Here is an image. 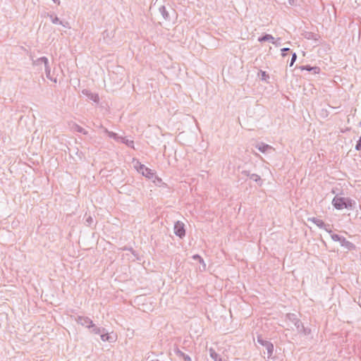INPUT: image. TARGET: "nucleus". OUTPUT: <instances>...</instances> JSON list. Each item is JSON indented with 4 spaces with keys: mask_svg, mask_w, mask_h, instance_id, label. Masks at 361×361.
<instances>
[{
    "mask_svg": "<svg viewBox=\"0 0 361 361\" xmlns=\"http://www.w3.org/2000/svg\"><path fill=\"white\" fill-rule=\"evenodd\" d=\"M121 139L118 140V142H121L125 144L128 147L134 149V141L131 140H128L125 137L120 136Z\"/></svg>",
    "mask_w": 361,
    "mask_h": 361,
    "instance_id": "nucleus-13",
    "label": "nucleus"
},
{
    "mask_svg": "<svg viewBox=\"0 0 361 361\" xmlns=\"http://www.w3.org/2000/svg\"><path fill=\"white\" fill-rule=\"evenodd\" d=\"M173 352L178 357L182 358L184 361H192L191 357L181 351L178 346L174 347Z\"/></svg>",
    "mask_w": 361,
    "mask_h": 361,
    "instance_id": "nucleus-8",
    "label": "nucleus"
},
{
    "mask_svg": "<svg viewBox=\"0 0 361 361\" xmlns=\"http://www.w3.org/2000/svg\"><path fill=\"white\" fill-rule=\"evenodd\" d=\"M309 221L313 222L314 224H316L319 228L324 229L326 232L329 233H331L332 231L329 228L330 226L329 224H326L322 220L319 219L316 217H311L308 218L307 219Z\"/></svg>",
    "mask_w": 361,
    "mask_h": 361,
    "instance_id": "nucleus-5",
    "label": "nucleus"
},
{
    "mask_svg": "<svg viewBox=\"0 0 361 361\" xmlns=\"http://www.w3.org/2000/svg\"><path fill=\"white\" fill-rule=\"evenodd\" d=\"M355 149L356 151H361V136L359 140L357 141Z\"/></svg>",
    "mask_w": 361,
    "mask_h": 361,
    "instance_id": "nucleus-33",
    "label": "nucleus"
},
{
    "mask_svg": "<svg viewBox=\"0 0 361 361\" xmlns=\"http://www.w3.org/2000/svg\"><path fill=\"white\" fill-rule=\"evenodd\" d=\"M331 204L333 207L338 210H341L343 209L353 210L355 207L356 202L350 197H343L336 195L333 198Z\"/></svg>",
    "mask_w": 361,
    "mask_h": 361,
    "instance_id": "nucleus-1",
    "label": "nucleus"
},
{
    "mask_svg": "<svg viewBox=\"0 0 361 361\" xmlns=\"http://www.w3.org/2000/svg\"><path fill=\"white\" fill-rule=\"evenodd\" d=\"M299 68L301 71L312 72L313 74H318L320 72V68L318 66H312L310 65L300 66Z\"/></svg>",
    "mask_w": 361,
    "mask_h": 361,
    "instance_id": "nucleus-9",
    "label": "nucleus"
},
{
    "mask_svg": "<svg viewBox=\"0 0 361 361\" xmlns=\"http://www.w3.org/2000/svg\"><path fill=\"white\" fill-rule=\"evenodd\" d=\"M267 352V359H273L272 357L273 353H274V345L271 342L269 343L265 347Z\"/></svg>",
    "mask_w": 361,
    "mask_h": 361,
    "instance_id": "nucleus-16",
    "label": "nucleus"
},
{
    "mask_svg": "<svg viewBox=\"0 0 361 361\" xmlns=\"http://www.w3.org/2000/svg\"><path fill=\"white\" fill-rule=\"evenodd\" d=\"M257 40L259 42H270L271 43H275L274 37L271 35L267 33H264L263 35L259 37Z\"/></svg>",
    "mask_w": 361,
    "mask_h": 361,
    "instance_id": "nucleus-10",
    "label": "nucleus"
},
{
    "mask_svg": "<svg viewBox=\"0 0 361 361\" xmlns=\"http://www.w3.org/2000/svg\"><path fill=\"white\" fill-rule=\"evenodd\" d=\"M100 337L103 341L114 342L115 341V338L113 336L109 333H104V331L100 334Z\"/></svg>",
    "mask_w": 361,
    "mask_h": 361,
    "instance_id": "nucleus-17",
    "label": "nucleus"
},
{
    "mask_svg": "<svg viewBox=\"0 0 361 361\" xmlns=\"http://www.w3.org/2000/svg\"><path fill=\"white\" fill-rule=\"evenodd\" d=\"M192 259L196 261H198L200 264H202V267H203V269L205 270L206 264L204 263L203 258L200 255H198V254L194 255L192 256Z\"/></svg>",
    "mask_w": 361,
    "mask_h": 361,
    "instance_id": "nucleus-28",
    "label": "nucleus"
},
{
    "mask_svg": "<svg viewBox=\"0 0 361 361\" xmlns=\"http://www.w3.org/2000/svg\"><path fill=\"white\" fill-rule=\"evenodd\" d=\"M75 320L78 324H81L83 326H85L86 328L91 329V326H93L94 323L92 320L87 317L77 316Z\"/></svg>",
    "mask_w": 361,
    "mask_h": 361,
    "instance_id": "nucleus-4",
    "label": "nucleus"
},
{
    "mask_svg": "<svg viewBox=\"0 0 361 361\" xmlns=\"http://www.w3.org/2000/svg\"><path fill=\"white\" fill-rule=\"evenodd\" d=\"M155 172L150 169L148 167H146L143 171L142 172H141V174L146 177L147 178L149 179V180H152L154 178V176H155Z\"/></svg>",
    "mask_w": 361,
    "mask_h": 361,
    "instance_id": "nucleus-11",
    "label": "nucleus"
},
{
    "mask_svg": "<svg viewBox=\"0 0 361 361\" xmlns=\"http://www.w3.org/2000/svg\"><path fill=\"white\" fill-rule=\"evenodd\" d=\"M152 182L157 186H166V184L164 183L163 181H162V179L159 177H158L156 174H155V176H154V178L152 180Z\"/></svg>",
    "mask_w": 361,
    "mask_h": 361,
    "instance_id": "nucleus-22",
    "label": "nucleus"
},
{
    "mask_svg": "<svg viewBox=\"0 0 361 361\" xmlns=\"http://www.w3.org/2000/svg\"><path fill=\"white\" fill-rule=\"evenodd\" d=\"M173 231L175 235L181 239L185 236V224L182 221H177L175 222Z\"/></svg>",
    "mask_w": 361,
    "mask_h": 361,
    "instance_id": "nucleus-2",
    "label": "nucleus"
},
{
    "mask_svg": "<svg viewBox=\"0 0 361 361\" xmlns=\"http://www.w3.org/2000/svg\"><path fill=\"white\" fill-rule=\"evenodd\" d=\"M44 71H45V73H46L47 78L51 80V78L50 76L51 68H50L49 64L44 66Z\"/></svg>",
    "mask_w": 361,
    "mask_h": 361,
    "instance_id": "nucleus-31",
    "label": "nucleus"
},
{
    "mask_svg": "<svg viewBox=\"0 0 361 361\" xmlns=\"http://www.w3.org/2000/svg\"><path fill=\"white\" fill-rule=\"evenodd\" d=\"M91 329H92L91 332L94 334L100 335L102 332H104L105 331V329L97 327V326H95L94 324H93V326H91Z\"/></svg>",
    "mask_w": 361,
    "mask_h": 361,
    "instance_id": "nucleus-27",
    "label": "nucleus"
},
{
    "mask_svg": "<svg viewBox=\"0 0 361 361\" xmlns=\"http://www.w3.org/2000/svg\"><path fill=\"white\" fill-rule=\"evenodd\" d=\"M298 332L305 336H309L310 334H311L312 331L311 329L308 327H305L304 325L302 324L300 328V331H298Z\"/></svg>",
    "mask_w": 361,
    "mask_h": 361,
    "instance_id": "nucleus-23",
    "label": "nucleus"
},
{
    "mask_svg": "<svg viewBox=\"0 0 361 361\" xmlns=\"http://www.w3.org/2000/svg\"><path fill=\"white\" fill-rule=\"evenodd\" d=\"M288 1L289 5H290V6L295 5V0H288Z\"/></svg>",
    "mask_w": 361,
    "mask_h": 361,
    "instance_id": "nucleus-39",
    "label": "nucleus"
},
{
    "mask_svg": "<svg viewBox=\"0 0 361 361\" xmlns=\"http://www.w3.org/2000/svg\"><path fill=\"white\" fill-rule=\"evenodd\" d=\"M257 342L264 347L270 343V341L264 339L261 335L257 336Z\"/></svg>",
    "mask_w": 361,
    "mask_h": 361,
    "instance_id": "nucleus-29",
    "label": "nucleus"
},
{
    "mask_svg": "<svg viewBox=\"0 0 361 361\" xmlns=\"http://www.w3.org/2000/svg\"><path fill=\"white\" fill-rule=\"evenodd\" d=\"M255 147L261 152L262 153H265L267 152V150L269 149H272V147L267 145V144H265L264 142H261V143H258L256 145Z\"/></svg>",
    "mask_w": 361,
    "mask_h": 361,
    "instance_id": "nucleus-12",
    "label": "nucleus"
},
{
    "mask_svg": "<svg viewBox=\"0 0 361 361\" xmlns=\"http://www.w3.org/2000/svg\"><path fill=\"white\" fill-rule=\"evenodd\" d=\"M41 63H43L44 65V66L48 65L49 64L48 59L46 56H42V57L37 59L35 61V64H36V65H39V64H41Z\"/></svg>",
    "mask_w": 361,
    "mask_h": 361,
    "instance_id": "nucleus-26",
    "label": "nucleus"
},
{
    "mask_svg": "<svg viewBox=\"0 0 361 361\" xmlns=\"http://www.w3.org/2000/svg\"><path fill=\"white\" fill-rule=\"evenodd\" d=\"M281 38H278L277 40H275V43H272L273 44H274L276 47H279L281 46Z\"/></svg>",
    "mask_w": 361,
    "mask_h": 361,
    "instance_id": "nucleus-38",
    "label": "nucleus"
},
{
    "mask_svg": "<svg viewBox=\"0 0 361 361\" xmlns=\"http://www.w3.org/2000/svg\"><path fill=\"white\" fill-rule=\"evenodd\" d=\"M159 11L161 16H163V18H164V20L168 21L171 20L170 15L169 12L166 11L165 6H160Z\"/></svg>",
    "mask_w": 361,
    "mask_h": 361,
    "instance_id": "nucleus-15",
    "label": "nucleus"
},
{
    "mask_svg": "<svg viewBox=\"0 0 361 361\" xmlns=\"http://www.w3.org/2000/svg\"><path fill=\"white\" fill-rule=\"evenodd\" d=\"M82 94L85 95L86 97H87V98L95 102V103H99V97L98 95V94L97 93H93L90 90H87V89H84L82 90Z\"/></svg>",
    "mask_w": 361,
    "mask_h": 361,
    "instance_id": "nucleus-7",
    "label": "nucleus"
},
{
    "mask_svg": "<svg viewBox=\"0 0 361 361\" xmlns=\"http://www.w3.org/2000/svg\"><path fill=\"white\" fill-rule=\"evenodd\" d=\"M241 174L242 175H244L245 176H247V177H250V175L252 174L250 171H247V170H243L241 171Z\"/></svg>",
    "mask_w": 361,
    "mask_h": 361,
    "instance_id": "nucleus-36",
    "label": "nucleus"
},
{
    "mask_svg": "<svg viewBox=\"0 0 361 361\" xmlns=\"http://www.w3.org/2000/svg\"><path fill=\"white\" fill-rule=\"evenodd\" d=\"M133 162L135 163V169L140 173L142 172V171L147 167L145 165L142 164L138 159H133Z\"/></svg>",
    "mask_w": 361,
    "mask_h": 361,
    "instance_id": "nucleus-14",
    "label": "nucleus"
},
{
    "mask_svg": "<svg viewBox=\"0 0 361 361\" xmlns=\"http://www.w3.org/2000/svg\"><path fill=\"white\" fill-rule=\"evenodd\" d=\"M296 59H297V54H296V53H292L291 59H290V63H289V66L290 67L293 66V64L295 62Z\"/></svg>",
    "mask_w": 361,
    "mask_h": 361,
    "instance_id": "nucleus-32",
    "label": "nucleus"
},
{
    "mask_svg": "<svg viewBox=\"0 0 361 361\" xmlns=\"http://www.w3.org/2000/svg\"><path fill=\"white\" fill-rule=\"evenodd\" d=\"M305 37L307 39H313L314 41H317L319 36L314 32H306Z\"/></svg>",
    "mask_w": 361,
    "mask_h": 361,
    "instance_id": "nucleus-24",
    "label": "nucleus"
},
{
    "mask_svg": "<svg viewBox=\"0 0 361 361\" xmlns=\"http://www.w3.org/2000/svg\"><path fill=\"white\" fill-rule=\"evenodd\" d=\"M286 319L288 320L294 324L297 331H300V328L303 324L301 320L298 317L297 314L294 313H288L286 314Z\"/></svg>",
    "mask_w": 361,
    "mask_h": 361,
    "instance_id": "nucleus-3",
    "label": "nucleus"
},
{
    "mask_svg": "<svg viewBox=\"0 0 361 361\" xmlns=\"http://www.w3.org/2000/svg\"><path fill=\"white\" fill-rule=\"evenodd\" d=\"M341 246L346 249L348 251L354 250L356 249L355 245H354L353 243L348 241L346 240V238L344 236H342L339 241Z\"/></svg>",
    "mask_w": 361,
    "mask_h": 361,
    "instance_id": "nucleus-6",
    "label": "nucleus"
},
{
    "mask_svg": "<svg viewBox=\"0 0 361 361\" xmlns=\"http://www.w3.org/2000/svg\"><path fill=\"white\" fill-rule=\"evenodd\" d=\"M47 15L49 17V18L53 24H59V23H61V20L54 13H48Z\"/></svg>",
    "mask_w": 361,
    "mask_h": 361,
    "instance_id": "nucleus-25",
    "label": "nucleus"
},
{
    "mask_svg": "<svg viewBox=\"0 0 361 361\" xmlns=\"http://www.w3.org/2000/svg\"><path fill=\"white\" fill-rule=\"evenodd\" d=\"M104 132L110 137L116 140V142L118 141L119 139H121L120 135H118L117 133L109 131L107 128H104Z\"/></svg>",
    "mask_w": 361,
    "mask_h": 361,
    "instance_id": "nucleus-18",
    "label": "nucleus"
},
{
    "mask_svg": "<svg viewBox=\"0 0 361 361\" xmlns=\"http://www.w3.org/2000/svg\"><path fill=\"white\" fill-rule=\"evenodd\" d=\"M125 250H130V251H131V252H132V253H133V255H135V254H134V251H133V248H132V247L128 248V249H126V248Z\"/></svg>",
    "mask_w": 361,
    "mask_h": 361,
    "instance_id": "nucleus-40",
    "label": "nucleus"
},
{
    "mask_svg": "<svg viewBox=\"0 0 361 361\" xmlns=\"http://www.w3.org/2000/svg\"><path fill=\"white\" fill-rule=\"evenodd\" d=\"M59 25H62L63 27L66 28H70L69 23L67 21H62L61 20V23Z\"/></svg>",
    "mask_w": 361,
    "mask_h": 361,
    "instance_id": "nucleus-37",
    "label": "nucleus"
},
{
    "mask_svg": "<svg viewBox=\"0 0 361 361\" xmlns=\"http://www.w3.org/2000/svg\"><path fill=\"white\" fill-rule=\"evenodd\" d=\"M92 222H93V219L91 216H89L88 217L86 218V219H85L86 226H90L92 225Z\"/></svg>",
    "mask_w": 361,
    "mask_h": 361,
    "instance_id": "nucleus-34",
    "label": "nucleus"
},
{
    "mask_svg": "<svg viewBox=\"0 0 361 361\" xmlns=\"http://www.w3.org/2000/svg\"><path fill=\"white\" fill-rule=\"evenodd\" d=\"M290 51L289 48H283V49H281V56L283 57H285L287 55L288 51Z\"/></svg>",
    "mask_w": 361,
    "mask_h": 361,
    "instance_id": "nucleus-35",
    "label": "nucleus"
},
{
    "mask_svg": "<svg viewBox=\"0 0 361 361\" xmlns=\"http://www.w3.org/2000/svg\"><path fill=\"white\" fill-rule=\"evenodd\" d=\"M258 76L260 78V79L262 81L268 82V80L269 79V75L266 71L260 70L258 73Z\"/></svg>",
    "mask_w": 361,
    "mask_h": 361,
    "instance_id": "nucleus-20",
    "label": "nucleus"
},
{
    "mask_svg": "<svg viewBox=\"0 0 361 361\" xmlns=\"http://www.w3.org/2000/svg\"><path fill=\"white\" fill-rule=\"evenodd\" d=\"M330 234L331 239L335 242H339L341 238H342V235H340L336 233H332V232Z\"/></svg>",
    "mask_w": 361,
    "mask_h": 361,
    "instance_id": "nucleus-30",
    "label": "nucleus"
},
{
    "mask_svg": "<svg viewBox=\"0 0 361 361\" xmlns=\"http://www.w3.org/2000/svg\"><path fill=\"white\" fill-rule=\"evenodd\" d=\"M73 129L74 131L82 133L83 135L88 134V132L85 129L76 123L73 124Z\"/></svg>",
    "mask_w": 361,
    "mask_h": 361,
    "instance_id": "nucleus-21",
    "label": "nucleus"
},
{
    "mask_svg": "<svg viewBox=\"0 0 361 361\" xmlns=\"http://www.w3.org/2000/svg\"><path fill=\"white\" fill-rule=\"evenodd\" d=\"M250 178L251 180H252L253 181H255V183H257V184L259 186H261L263 184L262 179L261 178V177L259 175H257L256 173H252L250 175Z\"/></svg>",
    "mask_w": 361,
    "mask_h": 361,
    "instance_id": "nucleus-19",
    "label": "nucleus"
}]
</instances>
